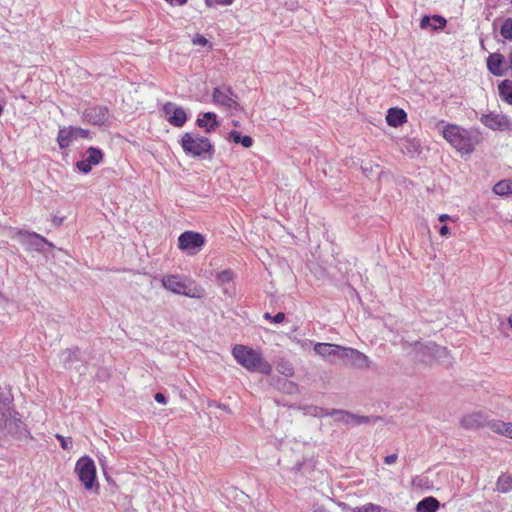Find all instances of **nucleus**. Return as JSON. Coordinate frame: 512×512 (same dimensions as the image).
I'll return each instance as SVG.
<instances>
[{
  "label": "nucleus",
  "instance_id": "nucleus-23",
  "mask_svg": "<svg viewBox=\"0 0 512 512\" xmlns=\"http://www.w3.org/2000/svg\"><path fill=\"white\" fill-rule=\"evenodd\" d=\"M13 413L9 404L0 401V429L6 428L10 424Z\"/></svg>",
  "mask_w": 512,
  "mask_h": 512
},
{
  "label": "nucleus",
  "instance_id": "nucleus-4",
  "mask_svg": "<svg viewBox=\"0 0 512 512\" xmlns=\"http://www.w3.org/2000/svg\"><path fill=\"white\" fill-rule=\"evenodd\" d=\"M186 155L199 158L203 156H212L215 152L214 145L207 137L200 136L197 133L186 132L179 141Z\"/></svg>",
  "mask_w": 512,
  "mask_h": 512
},
{
  "label": "nucleus",
  "instance_id": "nucleus-6",
  "mask_svg": "<svg viewBox=\"0 0 512 512\" xmlns=\"http://www.w3.org/2000/svg\"><path fill=\"white\" fill-rule=\"evenodd\" d=\"M204 245V236L195 231H185L178 237V248L189 255H196Z\"/></svg>",
  "mask_w": 512,
  "mask_h": 512
},
{
  "label": "nucleus",
  "instance_id": "nucleus-21",
  "mask_svg": "<svg viewBox=\"0 0 512 512\" xmlns=\"http://www.w3.org/2000/svg\"><path fill=\"white\" fill-rule=\"evenodd\" d=\"M498 93L502 101L512 105V81L509 79L503 80L498 85Z\"/></svg>",
  "mask_w": 512,
  "mask_h": 512
},
{
  "label": "nucleus",
  "instance_id": "nucleus-5",
  "mask_svg": "<svg viewBox=\"0 0 512 512\" xmlns=\"http://www.w3.org/2000/svg\"><path fill=\"white\" fill-rule=\"evenodd\" d=\"M75 472L85 489L91 490L96 483V466L89 456L79 458L75 464Z\"/></svg>",
  "mask_w": 512,
  "mask_h": 512
},
{
  "label": "nucleus",
  "instance_id": "nucleus-47",
  "mask_svg": "<svg viewBox=\"0 0 512 512\" xmlns=\"http://www.w3.org/2000/svg\"><path fill=\"white\" fill-rule=\"evenodd\" d=\"M371 169H373V166H370V168L364 167V168H363V171H364V172H367V171H370Z\"/></svg>",
  "mask_w": 512,
  "mask_h": 512
},
{
  "label": "nucleus",
  "instance_id": "nucleus-13",
  "mask_svg": "<svg viewBox=\"0 0 512 512\" xmlns=\"http://www.w3.org/2000/svg\"><path fill=\"white\" fill-rule=\"evenodd\" d=\"M340 358H346L351 361L354 366L358 367H368L369 366V358L362 352L342 346V351Z\"/></svg>",
  "mask_w": 512,
  "mask_h": 512
},
{
  "label": "nucleus",
  "instance_id": "nucleus-7",
  "mask_svg": "<svg viewBox=\"0 0 512 512\" xmlns=\"http://www.w3.org/2000/svg\"><path fill=\"white\" fill-rule=\"evenodd\" d=\"M480 122L485 127L495 131H510L512 129L511 119L501 113L490 112L483 114Z\"/></svg>",
  "mask_w": 512,
  "mask_h": 512
},
{
  "label": "nucleus",
  "instance_id": "nucleus-20",
  "mask_svg": "<svg viewBox=\"0 0 512 512\" xmlns=\"http://www.w3.org/2000/svg\"><path fill=\"white\" fill-rule=\"evenodd\" d=\"M440 506L439 501L432 497H426L418 502L416 506L417 512H436Z\"/></svg>",
  "mask_w": 512,
  "mask_h": 512
},
{
  "label": "nucleus",
  "instance_id": "nucleus-33",
  "mask_svg": "<svg viewBox=\"0 0 512 512\" xmlns=\"http://www.w3.org/2000/svg\"><path fill=\"white\" fill-rule=\"evenodd\" d=\"M74 132L76 134V139H78V138H85V139L91 138L90 131L87 130V129H83V128L75 127L74 126Z\"/></svg>",
  "mask_w": 512,
  "mask_h": 512
},
{
  "label": "nucleus",
  "instance_id": "nucleus-16",
  "mask_svg": "<svg viewBox=\"0 0 512 512\" xmlns=\"http://www.w3.org/2000/svg\"><path fill=\"white\" fill-rule=\"evenodd\" d=\"M386 121L391 127H399L407 122V114L401 108H389L386 115Z\"/></svg>",
  "mask_w": 512,
  "mask_h": 512
},
{
  "label": "nucleus",
  "instance_id": "nucleus-49",
  "mask_svg": "<svg viewBox=\"0 0 512 512\" xmlns=\"http://www.w3.org/2000/svg\"><path fill=\"white\" fill-rule=\"evenodd\" d=\"M371 169H373V166H370V168L364 167V168H363V171H364V172H367V171H370Z\"/></svg>",
  "mask_w": 512,
  "mask_h": 512
},
{
  "label": "nucleus",
  "instance_id": "nucleus-31",
  "mask_svg": "<svg viewBox=\"0 0 512 512\" xmlns=\"http://www.w3.org/2000/svg\"><path fill=\"white\" fill-rule=\"evenodd\" d=\"M234 2V0H205V4L208 7L213 6H228L231 5Z\"/></svg>",
  "mask_w": 512,
  "mask_h": 512
},
{
  "label": "nucleus",
  "instance_id": "nucleus-43",
  "mask_svg": "<svg viewBox=\"0 0 512 512\" xmlns=\"http://www.w3.org/2000/svg\"><path fill=\"white\" fill-rule=\"evenodd\" d=\"M313 512H329V510L322 505H317Z\"/></svg>",
  "mask_w": 512,
  "mask_h": 512
},
{
  "label": "nucleus",
  "instance_id": "nucleus-53",
  "mask_svg": "<svg viewBox=\"0 0 512 512\" xmlns=\"http://www.w3.org/2000/svg\"><path fill=\"white\" fill-rule=\"evenodd\" d=\"M286 375H292V369H289V373H287Z\"/></svg>",
  "mask_w": 512,
  "mask_h": 512
},
{
  "label": "nucleus",
  "instance_id": "nucleus-35",
  "mask_svg": "<svg viewBox=\"0 0 512 512\" xmlns=\"http://www.w3.org/2000/svg\"><path fill=\"white\" fill-rule=\"evenodd\" d=\"M397 459H398L397 454L393 453V454L387 455L384 458V463L387 465H391V464H394L397 461Z\"/></svg>",
  "mask_w": 512,
  "mask_h": 512
},
{
  "label": "nucleus",
  "instance_id": "nucleus-22",
  "mask_svg": "<svg viewBox=\"0 0 512 512\" xmlns=\"http://www.w3.org/2000/svg\"><path fill=\"white\" fill-rule=\"evenodd\" d=\"M229 141L234 142L235 144H241L245 148H250L253 145L252 137L245 135L242 136L238 131L231 130L228 134Z\"/></svg>",
  "mask_w": 512,
  "mask_h": 512
},
{
  "label": "nucleus",
  "instance_id": "nucleus-30",
  "mask_svg": "<svg viewBox=\"0 0 512 512\" xmlns=\"http://www.w3.org/2000/svg\"><path fill=\"white\" fill-rule=\"evenodd\" d=\"M432 21L434 22V25H432V28L434 30L443 29L446 27V24H447L446 19L440 15H434L432 17Z\"/></svg>",
  "mask_w": 512,
  "mask_h": 512
},
{
  "label": "nucleus",
  "instance_id": "nucleus-32",
  "mask_svg": "<svg viewBox=\"0 0 512 512\" xmlns=\"http://www.w3.org/2000/svg\"><path fill=\"white\" fill-rule=\"evenodd\" d=\"M56 438L59 440L61 447L64 450H70L72 448V441L71 438H65L61 434H56Z\"/></svg>",
  "mask_w": 512,
  "mask_h": 512
},
{
  "label": "nucleus",
  "instance_id": "nucleus-12",
  "mask_svg": "<svg viewBox=\"0 0 512 512\" xmlns=\"http://www.w3.org/2000/svg\"><path fill=\"white\" fill-rule=\"evenodd\" d=\"M108 110L101 106L86 109L83 113L84 120L92 125H103L107 120Z\"/></svg>",
  "mask_w": 512,
  "mask_h": 512
},
{
  "label": "nucleus",
  "instance_id": "nucleus-19",
  "mask_svg": "<svg viewBox=\"0 0 512 512\" xmlns=\"http://www.w3.org/2000/svg\"><path fill=\"white\" fill-rule=\"evenodd\" d=\"M198 127L205 129L206 132L214 131L218 126L217 116L213 112H206L196 121Z\"/></svg>",
  "mask_w": 512,
  "mask_h": 512
},
{
  "label": "nucleus",
  "instance_id": "nucleus-18",
  "mask_svg": "<svg viewBox=\"0 0 512 512\" xmlns=\"http://www.w3.org/2000/svg\"><path fill=\"white\" fill-rule=\"evenodd\" d=\"M504 62V56L500 53L490 54L487 59L488 70L495 76H503L505 70L502 65Z\"/></svg>",
  "mask_w": 512,
  "mask_h": 512
},
{
  "label": "nucleus",
  "instance_id": "nucleus-50",
  "mask_svg": "<svg viewBox=\"0 0 512 512\" xmlns=\"http://www.w3.org/2000/svg\"><path fill=\"white\" fill-rule=\"evenodd\" d=\"M508 323H509L510 327L512 328V316H510V317L508 318Z\"/></svg>",
  "mask_w": 512,
  "mask_h": 512
},
{
  "label": "nucleus",
  "instance_id": "nucleus-44",
  "mask_svg": "<svg viewBox=\"0 0 512 512\" xmlns=\"http://www.w3.org/2000/svg\"><path fill=\"white\" fill-rule=\"evenodd\" d=\"M438 219H439V221H441V222H446V221L450 220V216H449V215H447V214H441V215H439V218H438Z\"/></svg>",
  "mask_w": 512,
  "mask_h": 512
},
{
  "label": "nucleus",
  "instance_id": "nucleus-3",
  "mask_svg": "<svg viewBox=\"0 0 512 512\" xmlns=\"http://www.w3.org/2000/svg\"><path fill=\"white\" fill-rule=\"evenodd\" d=\"M162 286L178 295L190 298H202L205 295L203 287L197 285L191 278L177 274L164 275L161 279Z\"/></svg>",
  "mask_w": 512,
  "mask_h": 512
},
{
  "label": "nucleus",
  "instance_id": "nucleus-48",
  "mask_svg": "<svg viewBox=\"0 0 512 512\" xmlns=\"http://www.w3.org/2000/svg\"><path fill=\"white\" fill-rule=\"evenodd\" d=\"M371 169H373V166H370V168L364 167V168H363V171H364V172H367V171H370Z\"/></svg>",
  "mask_w": 512,
  "mask_h": 512
},
{
  "label": "nucleus",
  "instance_id": "nucleus-51",
  "mask_svg": "<svg viewBox=\"0 0 512 512\" xmlns=\"http://www.w3.org/2000/svg\"><path fill=\"white\" fill-rule=\"evenodd\" d=\"M232 123H233V125H234L235 127H238V126H239V122H238V121H233Z\"/></svg>",
  "mask_w": 512,
  "mask_h": 512
},
{
  "label": "nucleus",
  "instance_id": "nucleus-15",
  "mask_svg": "<svg viewBox=\"0 0 512 512\" xmlns=\"http://www.w3.org/2000/svg\"><path fill=\"white\" fill-rule=\"evenodd\" d=\"M57 143L61 149L68 148L71 143L76 140L74 126H62L59 128L57 135Z\"/></svg>",
  "mask_w": 512,
  "mask_h": 512
},
{
  "label": "nucleus",
  "instance_id": "nucleus-36",
  "mask_svg": "<svg viewBox=\"0 0 512 512\" xmlns=\"http://www.w3.org/2000/svg\"><path fill=\"white\" fill-rule=\"evenodd\" d=\"M431 20H432V18H430L429 16L422 17V19L420 21L421 29H426L428 26H430V21Z\"/></svg>",
  "mask_w": 512,
  "mask_h": 512
},
{
  "label": "nucleus",
  "instance_id": "nucleus-37",
  "mask_svg": "<svg viewBox=\"0 0 512 512\" xmlns=\"http://www.w3.org/2000/svg\"><path fill=\"white\" fill-rule=\"evenodd\" d=\"M502 435L512 439V423H510V422L506 423V427H505Z\"/></svg>",
  "mask_w": 512,
  "mask_h": 512
},
{
  "label": "nucleus",
  "instance_id": "nucleus-29",
  "mask_svg": "<svg viewBox=\"0 0 512 512\" xmlns=\"http://www.w3.org/2000/svg\"><path fill=\"white\" fill-rule=\"evenodd\" d=\"M234 274L230 269L223 270L218 273L217 280L220 283H229L233 280Z\"/></svg>",
  "mask_w": 512,
  "mask_h": 512
},
{
  "label": "nucleus",
  "instance_id": "nucleus-27",
  "mask_svg": "<svg viewBox=\"0 0 512 512\" xmlns=\"http://www.w3.org/2000/svg\"><path fill=\"white\" fill-rule=\"evenodd\" d=\"M387 509L373 503H367L354 509V512H386Z\"/></svg>",
  "mask_w": 512,
  "mask_h": 512
},
{
  "label": "nucleus",
  "instance_id": "nucleus-28",
  "mask_svg": "<svg viewBox=\"0 0 512 512\" xmlns=\"http://www.w3.org/2000/svg\"><path fill=\"white\" fill-rule=\"evenodd\" d=\"M506 423L501 420H492L490 422H487V426L495 433L502 435L503 431L506 427Z\"/></svg>",
  "mask_w": 512,
  "mask_h": 512
},
{
  "label": "nucleus",
  "instance_id": "nucleus-14",
  "mask_svg": "<svg viewBox=\"0 0 512 512\" xmlns=\"http://www.w3.org/2000/svg\"><path fill=\"white\" fill-rule=\"evenodd\" d=\"M332 415L336 416L335 419L337 421L343 422L346 425H360L370 422V418L367 416H357L346 411H334Z\"/></svg>",
  "mask_w": 512,
  "mask_h": 512
},
{
  "label": "nucleus",
  "instance_id": "nucleus-34",
  "mask_svg": "<svg viewBox=\"0 0 512 512\" xmlns=\"http://www.w3.org/2000/svg\"><path fill=\"white\" fill-rule=\"evenodd\" d=\"M192 43H193L194 45L206 46V45L208 44V40H207L203 35L196 34V35L192 38Z\"/></svg>",
  "mask_w": 512,
  "mask_h": 512
},
{
  "label": "nucleus",
  "instance_id": "nucleus-45",
  "mask_svg": "<svg viewBox=\"0 0 512 512\" xmlns=\"http://www.w3.org/2000/svg\"><path fill=\"white\" fill-rule=\"evenodd\" d=\"M264 318H265V319H268V320H271V321H272V319H273V317H272V316L270 315V313H268V312L264 314Z\"/></svg>",
  "mask_w": 512,
  "mask_h": 512
},
{
  "label": "nucleus",
  "instance_id": "nucleus-41",
  "mask_svg": "<svg viewBox=\"0 0 512 512\" xmlns=\"http://www.w3.org/2000/svg\"><path fill=\"white\" fill-rule=\"evenodd\" d=\"M31 236L34 237L36 240H38L41 243L48 244V241L46 240V238H44L43 236H41V235H39L37 233H32Z\"/></svg>",
  "mask_w": 512,
  "mask_h": 512
},
{
  "label": "nucleus",
  "instance_id": "nucleus-46",
  "mask_svg": "<svg viewBox=\"0 0 512 512\" xmlns=\"http://www.w3.org/2000/svg\"><path fill=\"white\" fill-rule=\"evenodd\" d=\"M509 64H510V67L512 68V52L509 54Z\"/></svg>",
  "mask_w": 512,
  "mask_h": 512
},
{
  "label": "nucleus",
  "instance_id": "nucleus-2",
  "mask_svg": "<svg viewBox=\"0 0 512 512\" xmlns=\"http://www.w3.org/2000/svg\"><path fill=\"white\" fill-rule=\"evenodd\" d=\"M232 355L239 365L248 371H257L264 375L272 372V366L262 356L261 352L245 345H235L232 349Z\"/></svg>",
  "mask_w": 512,
  "mask_h": 512
},
{
  "label": "nucleus",
  "instance_id": "nucleus-39",
  "mask_svg": "<svg viewBox=\"0 0 512 512\" xmlns=\"http://www.w3.org/2000/svg\"><path fill=\"white\" fill-rule=\"evenodd\" d=\"M165 1L173 6H183L188 2V0H165Z\"/></svg>",
  "mask_w": 512,
  "mask_h": 512
},
{
  "label": "nucleus",
  "instance_id": "nucleus-42",
  "mask_svg": "<svg viewBox=\"0 0 512 512\" xmlns=\"http://www.w3.org/2000/svg\"><path fill=\"white\" fill-rule=\"evenodd\" d=\"M439 234H440L441 236H447V235H449V228H448L446 225L442 226V227L440 228V230H439Z\"/></svg>",
  "mask_w": 512,
  "mask_h": 512
},
{
  "label": "nucleus",
  "instance_id": "nucleus-38",
  "mask_svg": "<svg viewBox=\"0 0 512 512\" xmlns=\"http://www.w3.org/2000/svg\"><path fill=\"white\" fill-rule=\"evenodd\" d=\"M285 320V314L283 312H279L277 313L273 319H272V322L274 323H281Z\"/></svg>",
  "mask_w": 512,
  "mask_h": 512
},
{
  "label": "nucleus",
  "instance_id": "nucleus-40",
  "mask_svg": "<svg viewBox=\"0 0 512 512\" xmlns=\"http://www.w3.org/2000/svg\"><path fill=\"white\" fill-rule=\"evenodd\" d=\"M154 398L160 404H166L167 403L165 395L160 393V392L156 393Z\"/></svg>",
  "mask_w": 512,
  "mask_h": 512
},
{
  "label": "nucleus",
  "instance_id": "nucleus-11",
  "mask_svg": "<svg viewBox=\"0 0 512 512\" xmlns=\"http://www.w3.org/2000/svg\"><path fill=\"white\" fill-rule=\"evenodd\" d=\"M485 425H487V416L481 411L468 413L461 419V426L465 429H479Z\"/></svg>",
  "mask_w": 512,
  "mask_h": 512
},
{
  "label": "nucleus",
  "instance_id": "nucleus-10",
  "mask_svg": "<svg viewBox=\"0 0 512 512\" xmlns=\"http://www.w3.org/2000/svg\"><path fill=\"white\" fill-rule=\"evenodd\" d=\"M103 152L96 147H89L86 151V157L76 163V167L84 174L91 172L93 166L103 161Z\"/></svg>",
  "mask_w": 512,
  "mask_h": 512
},
{
  "label": "nucleus",
  "instance_id": "nucleus-1",
  "mask_svg": "<svg viewBox=\"0 0 512 512\" xmlns=\"http://www.w3.org/2000/svg\"><path fill=\"white\" fill-rule=\"evenodd\" d=\"M442 136L462 156L470 155L478 143L468 129L454 123L443 126Z\"/></svg>",
  "mask_w": 512,
  "mask_h": 512
},
{
  "label": "nucleus",
  "instance_id": "nucleus-24",
  "mask_svg": "<svg viewBox=\"0 0 512 512\" xmlns=\"http://www.w3.org/2000/svg\"><path fill=\"white\" fill-rule=\"evenodd\" d=\"M493 191L500 196L512 195V180L499 181L494 185Z\"/></svg>",
  "mask_w": 512,
  "mask_h": 512
},
{
  "label": "nucleus",
  "instance_id": "nucleus-52",
  "mask_svg": "<svg viewBox=\"0 0 512 512\" xmlns=\"http://www.w3.org/2000/svg\"><path fill=\"white\" fill-rule=\"evenodd\" d=\"M3 113V107L0 105V116L2 115Z\"/></svg>",
  "mask_w": 512,
  "mask_h": 512
},
{
  "label": "nucleus",
  "instance_id": "nucleus-9",
  "mask_svg": "<svg viewBox=\"0 0 512 512\" xmlns=\"http://www.w3.org/2000/svg\"><path fill=\"white\" fill-rule=\"evenodd\" d=\"M163 113L166 120L175 127H182L187 121V114L185 110L177 106L175 103L166 102L163 105Z\"/></svg>",
  "mask_w": 512,
  "mask_h": 512
},
{
  "label": "nucleus",
  "instance_id": "nucleus-26",
  "mask_svg": "<svg viewBox=\"0 0 512 512\" xmlns=\"http://www.w3.org/2000/svg\"><path fill=\"white\" fill-rule=\"evenodd\" d=\"M500 34L503 38L507 40H512V18H507L501 28H500Z\"/></svg>",
  "mask_w": 512,
  "mask_h": 512
},
{
  "label": "nucleus",
  "instance_id": "nucleus-17",
  "mask_svg": "<svg viewBox=\"0 0 512 512\" xmlns=\"http://www.w3.org/2000/svg\"><path fill=\"white\" fill-rule=\"evenodd\" d=\"M314 351L323 358L340 357L342 346L330 343H317L314 346Z\"/></svg>",
  "mask_w": 512,
  "mask_h": 512
},
{
  "label": "nucleus",
  "instance_id": "nucleus-25",
  "mask_svg": "<svg viewBox=\"0 0 512 512\" xmlns=\"http://www.w3.org/2000/svg\"><path fill=\"white\" fill-rule=\"evenodd\" d=\"M497 489L500 492L507 493L512 490V476L510 475H501L497 479Z\"/></svg>",
  "mask_w": 512,
  "mask_h": 512
},
{
  "label": "nucleus",
  "instance_id": "nucleus-8",
  "mask_svg": "<svg viewBox=\"0 0 512 512\" xmlns=\"http://www.w3.org/2000/svg\"><path fill=\"white\" fill-rule=\"evenodd\" d=\"M213 103L225 109H234L238 106L237 95L230 87H216L212 93Z\"/></svg>",
  "mask_w": 512,
  "mask_h": 512
}]
</instances>
